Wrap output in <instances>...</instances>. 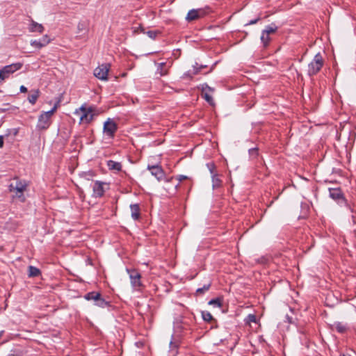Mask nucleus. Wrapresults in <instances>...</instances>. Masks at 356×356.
<instances>
[{
  "label": "nucleus",
  "instance_id": "nucleus-1",
  "mask_svg": "<svg viewBox=\"0 0 356 356\" xmlns=\"http://www.w3.org/2000/svg\"><path fill=\"white\" fill-rule=\"evenodd\" d=\"M27 182L19 179H16L15 184L12 183L9 185V191L13 193V198L21 202H24L26 200L24 193L27 191Z\"/></svg>",
  "mask_w": 356,
  "mask_h": 356
},
{
  "label": "nucleus",
  "instance_id": "nucleus-2",
  "mask_svg": "<svg viewBox=\"0 0 356 356\" xmlns=\"http://www.w3.org/2000/svg\"><path fill=\"white\" fill-rule=\"evenodd\" d=\"M74 115L79 118V124H89L95 115V108L92 106L87 107L85 104L76 109Z\"/></svg>",
  "mask_w": 356,
  "mask_h": 356
},
{
  "label": "nucleus",
  "instance_id": "nucleus-3",
  "mask_svg": "<svg viewBox=\"0 0 356 356\" xmlns=\"http://www.w3.org/2000/svg\"><path fill=\"white\" fill-rule=\"evenodd\" d=\"M58 105V103H56L50 111L40 114L37 123V128L39 130H45L49 128L51 124V118L57 110Z\"/></svg>",
  "mask_w": 356,
  "mask_h": 356
},
{
  "label": "nucleus",
  "instance_id": "nucleus-4",
  "mask_svg": "<svg viewBox=\"0 0 356 356\" xmlns=\"http://www.w3.org/2000/svg\"><path fill=\"white\" fill-rule=\"evenodd\" d=\"M324 61L320 53L316 54L314 59L309 63L307 74L309 76L316 74L322 68Z\"/></svg>",
  "mask_w": 356,
  "mask_h": 356
},
{
  "label": "nucleus",
  "instance_id": "nucleus-5",
  "mask_svg": "<svg viewBox=\"0 0 356 356\" xmlns=\"http://www.w3.org/2000/svg\"><path fill=\"white\" fill-rule=\"evenodd\" d=\"M22 65L20 63H13L9 65H6L0 70V80L1 81L8 78V76L14 73L15 72L21 69Z\"/></svg>",
  "mask_w": 356,
  "mask_h": 356
},
{
  "label": "nucleus",
  "instance_id": "nucleus-6",
  "mask_svg": "<svg viewBox=\"0 0 356 356\" xmlns=\"http://www.w3.org/2000/svg\"><path fill=\"white\" fill-rule=\"evenodd\" d=\"M207 13L208 11L207 8L192 9L188 12L186 19L188 22L197 20L200 18L204 17Z\"/></svg>",
  "mask_w": 356,
  "mask_h": 356
},
{
  "label": "nucleus",
  "instance_id": "nucleus-7",
  "mask_svg": "<svg viewBox=\"0 0 356 356\" xmlns=\"http://www.w3.org/2000/svg\"><path fill=\"white\" fill-rule=\"evenodd\" d=\"M110 70V64L105 63L99 65L94 70V75L99 79L102 81L108 80V73Z\"/></svg>",
  "mask_w": 356,
  "mask_h": 356
},
{
  "label": "nucleus",
  "instance_id": "nucleus-8",
  "mask_svg": "<svg viewBox=\"0 0 356 356\" xmlns=\"http://www.w3.org/2000/svg\"><path fill=\"white\" fill-rule=\"evenodd\" d=\"M117 129V124L110 118H108L104 124V133L109 138H113Z\"/></svg>",
  "mask_w": 356,
  "mask_h": 356
},
{
  "label": "nucleus",
  "instance_id": "nucleus-9",
  "mask_svg": "<svg viewBox=\"0 0 356 356\" xmlns=\"http://www.w3.org/2000/svg\"><path fill=\"white\" fill-rule=\"evenodd\" d=\"M106 185L105 182H102L100 181H96L92 186L93 194L92 195L95 197H100L104 195L105 189L104 186Z\"/></svg>",
  "mask_w": 356,
  "mask_h": 356
},
{
  "label": "nucleus",
  "instance_id": "nucleus-10",
  "mask_svg": "<svg viewBox=\"0 0 356 356\" xmlns=\"http://www.w3.org/2000/svg\"><path fill=\"white\" fill-rule=\"evenodd\" d=\"M128 273L129 274L131 283L133 287H134L135 289H139L142 285L140 282V273L135 270H128Z\"/></svg>",
  "mask_w": 356,
  "mask_h": 356
},
{
  "label": "nucleus",
  "instance_id": "nucleus-11",
  "mask_svg": "<svg viewBox=\"0 0 356 356\" xmlns=\"http://www.w3.org/2000/svg\"><path fill=\"white\" fill-rule=\"evenodd\" d=\"M147 169L151 172L152 175L155 177L158 181H161L164 177V172L161 167L159 165H148Z\"/></svg>",
  "mask_w": 356,
  "mask_h": 356
},
{
  "label": "nucleus",
  "instance_id": "nucleus-12",
  "mask_svg": "<svg viewBox=\"0 0 356 356\" xmlns=\"http://www.w3.org/2000/svg\"><path fill=\"white\" fill-rule=\"evenodd\" d=\"M50 42V39L49 38V37L46 35H44L41 39L37 40H32L31 42V46L34 47H36V48H38V49H40L44 46H46L47 44H48Z\"/></svg>",
  "mask_w": 356,
  "mask_h": 356
},
{
  "label": "nucleus",
  "instance_id": "nucleus-13",
  "mask_svg": "<svg viewBox=\"0 0 356 356\" xmlns=\"http://www.w3.org/2000/svg\"><path fill=\"white\" fill-rule=\"evenodd\" d=\"M131 217L134 220H138L140 217V207L138 204H131Z\"/></svg>",
  "mask_w": 356,
  "mask_h": 356
},
{
  "label": "nucleus",
  "instance_id": "nucleus-14",
  "mask_svg": "<svg viewBox=\"0 0 356 356\" xmlns=\"http://www.w3.org/2000/svg\"><path fill=\"white\" fill-rule=\"evenodd\" d=\"M88 29V22L87 21L79 22L77 25L78 33L86 34Z\"/></svg>",
  "mask_w": 356,
  "mask_h": 356
},
{
  "label": "nucleus",
  "instance_id": "nucleus-15",
  "mask_svg": "<svg viewBox=\"0 0 356 356\" xmlns=\"http://www.w3.org/2000/svg\"><path fill=\"white\" fill-rule=\"evenodd\" d=\"M211 286V282L209 281L207 283L204 284L202 287L198 288L195 291V296H202L208 291Z\"/></svg>",
  "mask_w": 356,
  "mask_h": 356
},
{
  "label": "nucleus",
  "instance_id": "nucleus-16",
  "mask_svg": "<svg viewBox=\"0 0 356 356\" xmlns=\"http://www.w3.org/2000/svg\"><path fill=\"white\" fill-rule=\"evenodd\" d=\"M107 166L109 170L120 171L122 169V165L119 162H116L112 160L107 161Z\"/></svg>",
  "mask_w": 356,
  "mask_h": 356
},
{
  "label": "nucleus",
  "instance_id": "nucleus-17",
  "mask_svg": "<svg viewBox=\"0 0 356 356\" xmlns=\"http://www.w3.org/2000/svg\"><path fill=\"white\" fill-rule=\"evenodd\" d=\"M40 95L39 90H31L28 97L29 102L32 104H35Z\"/></svg>",
  "mask_w": 356,
  "mask_h": 356
},
{
  "label": "nucleus",
  "instance_id": "nucleus-18",
  "mask_svg": "<svg viewBox=\"0 0 356 356\" xmlns=\"http://www.w3.org/2000/svg\"><path fill=\"white\" fill-rule=\"evenodd\" d=\"M44 31V27L42 24H38L35 22H32L30 27V31L31 32H39L42 33Z\"/></svg>",
  "mask_w": 356,
  "mask_h": 356
},
{
  "label": "nucleus",
  "instance_id": "nucleus-19",
  "mask_svg": "<svg viewBox=\"0 0 356 356\" xmlns=\"http://www.w3.org/2000/svg\"><path fill=\"white\" fill-rule=\"evenodd\" d=\"M100 296H101V294L99 293L92 291V292L88 293L85 296V298L88 300H94L95 302L98 300V298H99Z\"/></svg>",
  "mask_w": 356,
  "mask_h": 356
},
{
  "label": "nucleus",
  "instance_id": "nucleus-20",
  "mask_svg": "<svg viewBox=\"0 0 356 356\" xmlns=\"http://www.w3.org/2000/svg\"><path fill=\"white\" fill-rule=\"evenodd\" d=\"M28 273L29 277H36L40 274V270L38 268L33 266H29Z\"/></svg>",
  "mask_w": 356,
  "mask_h": 356
},
{
  "label": "nucleus",
  "instance_id": "nucleus-21",
  "mask_svg": "<svg viewBox=\"0 0 356 356\" xmlns=\"http://www.w3.org/2000/svg\"><path fill=\"white\" fill-rule=\"evenodd\" d=\"M165 63H161L158 64L157 73L160 76H165L168 74V70L165 69Z\"/></svg>",
  "mask_w": 356,
  "mask_h": 356
},
{
  "label": "nucleus",
  "instance_id": "nucleus-22",
  "mask_svg": "<svg viewBox=\"0 0 356 356\" xmlns=\"http://www.w3.org/2000/svg\"><path fill=\"white\" fill-rule=\"evenodd\" d=\"M330 196L334 200H338L341 197V191L339 189L330 190Z\"/></svg>",
  "mask_w": 356,
  "mask_h": 356
},
{
  "label": "nucleus",
  "instance_id": "nucleus-23",
  "mask_svg": "<svg viewBox=\"0 0 356 356\" xmlns=\"http://www.w3.org/2000/svg\"><path fill=\"white\" fill-rule=\"evenodd\" d=\"M269 35H270L266 34V33H264V31H262V33H261V41L263 43L264 47H266L270 42V38Z\"/></svg>",
  "mask_w": 356,
  "mask_h": 356
},
{
  "label": "nucleus",
  "instance_id": "nucleus-24",
  "mask_svg": "<svg viewBox=\"0 0 356 356\" xmlns=\"http://www.w3.org/2000/svg\"><path fill=\"white\" fill-rule=\"evenodd\" d=\"M334 328L340 333H343L347 330L346 325L340 322L334 323Z\"/></svg>",
  "mask_w": 356,
  "mask_h": 356
},
{
  "label": "nucleus",
  "instance_id": "nucleus-25",
  "mask_svg": "<svg viewBox=\"0 0 356 356\" xmlns=\"http://www.w3.org/2000/svg\"><path fill=\"white\" fill-rule=\"evenodd\" d=\"M277 30V27L276 26H268L263 31L268 35H270L275 33Z\"/></svg>",
  "mask_w": 356,
  "mask_h": 356
},
{
  "label": "nucleus",
  "instance_id": "nucleus-26",
  "mask_svg": "<svg viewBox=\"0 0 356 356\" xmlns=\"http://www.w3.org/2000/svg\"><path fill=\"white\" fill-rule=\"evenodd\" d=\"M209 305H213L217 307H222V300L218 298L212 299L209 302Z\"/></svg>",
  "mask_w": 356,
  "mask_h": 356
},
{
  "label": "nucleus",
  "instance_id": "nucleus-27",
  "mask_svg": "<svg viewBox=\"0 0 356 356\" xmlns=\"http://www.w3.org/2000/svg\"><path fill=\"white\" fill-rule=\"evenodd\" d=\"M202 316L207 322H209L213 319L212 315L209 312H202Z\"/></svg>",
  "mask_w": 356,
  "mask_h": 356
},
{
  "label": "nucleus",
  "instance_id": "nucleus-28",
  "mask_svg": "<svg viewBox=\"0 0 356 356\" xmlns=\"http://www.w3.org/2000/svg\"><path fill=\"white\" fill-rule=\"evenodd\" d=\"M95 305L100 307H105L108 305V303L100 296L99 298H98V300L95 301Z\"/></svg>",
  "mask_w": 356,
  "mask_h": 356
},
{
  "label": "nucleus",
  "instance_id": "nucleus-29",
  "mask_svg": "<svg viewBox=\"0 0 356 356\" xmlns=\"http://www.w3.org/2000/svg\"><path fill=\"white\" fill-rule=\"evenodd\" d=\"M204 99L211 105H213L214 104V102H213V98L212 97L209 95L208 93L207 92H204Z\"/></svg>",
  "mask_w": 356,
  "mask_h": 356
},
{
  "label": "nucleus",
  "instance_id": "nucleus-30",
  "mask_svg": "<svg viewBox=\"0 0 356 356\" xmlns=\"http://www.w3.org/2000/svg\"><path fill=\"white\" fill-rule=\"evenodd\" d=\"M256 321H257V318H256L255 315H254V314H249L247 316V318H246L247 323L250 324L251 323H256Z\"/></svg>",
  "mask_w": 356,
  "mask_h": 356
},
{
  "label": "nucleus",
  "instance_id": "nucleus-31",
  "mask_svg": "<svg viewBox=\"0 0 356 356\" xmlns=\"http://www.w3.org/2000/svg\"><path fill=\"white\" fill-rule=\"evenodd\" d=\"M197 63H196L195 65H193V72L192 74H197L202 69H203L205 66L200 65V67H197Z\"/></svg>",
  "mask_w": 356,
  "mask_h": 356
},
{
  "label": "nucleus",
  "instance_id": "nucleus-32",
  "mask_svg": "<svg viewBox=\"0 0 356 356\" xmlns=\"http://www.w3.org/2000/svg\"><path fill=\"white\" fill-rule=\"evenodd\" d=\"M213 186L217 187L220 185V179L215 175L212 177Z\"/></svg>",
  "mask_w": 356,
  "mask_h": 356
},
{
  "label": "nucleus",
  "instance_id": "nucleus-33",
  "mask_svg": "<svg viewBox=\"0 0 356 356\" xmlns=\"http://www.w3.org/2000/svg\"><path fill=\"white\" fill-rule=\"evenodd\" d=\"M147 34L150 38L154 39L157 35V33L155 31H149L147 32Z\"/></svg>",
  "mask_w": 356,
  "mask_h": 356
},
{
  "label": "nucleus",
  "instance_id": "nucleus-34",
  "mask_svg": "<svg viewBox=\"0 0 356 356\" xmlns=\"http://www.w3.org/2000/svg\"><path fill=\"white\" fill-rule=\"evenodd\" d=\"M83 177L86 179H87V180H90V178L92 177V173H90V172H85V173H83Z\"/></svg>",
  "mask_w": 356,
  "mask_h": 356
},
{
  "label": "nucleus",
  "instance_id": "nucleus-35",
  "mask_svg": "<svg viewBox=\"0 0 356 356\" xmlns=\"http://www.w3.org/2000/svg\"><path fill=\"white\" fill-rule=\"evenodd\" d=\"M188 177L185 175H179L177 179L179 181H182L183 180L186 179Z\"/></svg>",
  "mask_w": 356,
  "mask_h": 356
},
{
  "label": "nucleus",
  "instance_id": "nucleus-36",
  "mask_svg": "<svg viewBox=\"0 0 356 356\" xmlns=\"http://www.w3.org/2000/svg\"><path fill=\"white\" fill-rule=\"evenodd\" d=\"M259 20V18H257L254 20H251L249 23L247 24V25H251L256 24Z\"/></svg>",
  "mask_w": 356,
  "mask_h": 356
},
{
  "label": "nucleus",
  "instance_id": "nucleus-37",
  "mask_svg": "<svg viewBox=\"0 0 356 356\" xmlns=\"http://www.w3.org/2000/svg\"><path fill=\"white\" fill-rule=\"evenodd\" d=\"M19 90L21 92H27V88L24 86H21Z\"/></svg>",
  "mask_w": 356,
  "mask_h": 356
},
{
  "label": "nucleus",
  "instance_id": "nucleus-38",
  "mask_svg": "<svg viewBox=\"0 0 356 356\" xmlns=\"http://www.w3.org/2000/svg\"><path fill=\"white\" fill-rule=\"evenodd\" d=\"M183 77H189V78H192V74L190 73V72H188L186 73H185L183 76Z\"/></svg>",
  "mask_w": 356,
  "mask_h": 356
},
{
  "label": "nucleus",
  "instance_id": "nucleus-39",
  "mask_svg": "<svg viewBox=\"0 0 356 356\" xmlns=\"http://www.w3.org/2000/svg\"><path fill=\"white\" fill-rule=\"evenodd\" d=\"M3 145V137L2 136H0V148L2 147Z\"/></svg>",
  "mask_w": 356,
  "mask_h": 356
},
{
  "label": "nucleus",
  "instance_id": "nucleus-40",
  "mask_svg": "<svg viewBox=\"0 0 356 356\" xmlns=\"http://www.w3.org/2000/svg\"><path fill=\"white\" fill-rule=\"evenodd\" d=\"M257 150L256 149H250V153L251 154H252V155H253L254 154H257Z\"/></svg>",
  "mask_w": 356,
  "mask_h": 356
},
{
  "label": "nucleus",
  "instance_id": "nucleus-41",
  "mask_svg": "<svg viewBox=\"0 0 356 356\" xmlns=\"http://www.w3.org/2000/svg\"><path fill=\"white\" fill-rule=\"evenodd\" d=\"M208 166L209 167V170L211 172V174H213V171H212V168H213V163H211V164H208Z\"/></svg>",
  "mask_w": 356,
  "mask_h": 356
},
{
  "label": "nucleus",
  "instance_id": "nucleus-42",
  "mask_svg": "<svg viewBox=\"0 0 356 356\" xmlns=\"http://www.w3.org/2000/svg\"><path fill=\"white\" fill-rule=\"evenodd\" d=\"M207 89H208V90H209V91H210V92H213V90L211 87H209V86H207Z\"/></svg>",
  "mask_w": 356,
  "mask_h": 356
},
{
  "label": "nucleus",
  "instance_id": "nucleus-43",
  "mask_svg": "<svg viewBox=\"0 0 356 356\" xmlns=\"http://www.w3.org/2000/svg\"><path fill=\"white\" fill-rule=\"evenodd\" d=\"M341 356H351L350 355H349L348 353H345V354H343Z\"/></svg>",
  "mask_w": 356,
  "mask_h": 356
},
{
  "label": "nucleus",
  "instance_id": "nucleus-44",
  "mask_svg": "<svg viewBox=\"0 0 356 356\" xmlns=\"http://www.w3.org/2000/svg\"><path fill=\"white\" fill-rule=\"evenodd\" d=\"M353 222H354L355 223H356V221H355V217H354V216H353Z\"/></svg>",
  "mask_w": 356,
  "mask_h": 356
}]
</instances>
